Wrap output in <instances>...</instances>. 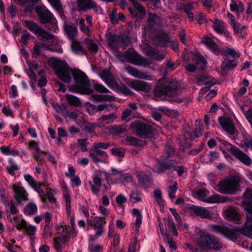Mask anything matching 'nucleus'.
I'll list each match as a JSON object with an SVG mask.
<instances>
[{"label": "nucleus", "mask_w": 252, "mask_h": 252, "mask_svg": "<svg viewBox=\"0 0 252 252\" xmlns=\"http://www.w3.org/2000/svg\"><path fill=\"white\" fill-rule=\"evenodd\" d=\"M72 74L75 80V84L68 87L70 91L88 95L94 92V89L90 88L91 82L84 72L78 69H74L72 71Z\"/></svg>", "instance_id": "nucleus-2"}, {"label": "nucleus", "mask_w": 252, "mask_h": 252, "mask_svg": "<svg viewBox=\"0 0 252 252\" xmlns=\"http://www.w3.org/2000/svg\"><path fill=\"white\" fill-rule=\"evenodd\" d=\"M93 147L94 149H90L89 150V157L92 159L95 163H98L101 161L102 159H105L106 158H108V156L105 152L94 145H93Z\"/></svg>", "instance_id": "nucleus-17"}, {"label": "nucleus", "mask_w": 252, "mask_h": 252, "mask_svg": "<svg viewBox=\"0 0 252 252\" xmlns=\"http://www.w3.org/2000/svg\"><path fill=\"white\" fill-rule=\"evenodd\" d=\"M37 210L36 205L33 203H29L25 207V213L28 215H33Z\"/></svg>", "instance_id": "nucleus-45"}, {"label": "nucleus", "mask_w": 252, "mask_h": 252, "mask_svg": "<svg viewBox=\"0 0 252 252\" xmlns=\"http://www.w3.org/2000/svg\"><path fill=\"white\" fill-rule=\"evenodd\" d=\"M246 212L247 220L242 228L235 227L231 225H210L209 227L231 239H236L238 233L252 239V205L246 207Z\"/></svg>", "instance_id": "nucleus-1"}, {"label": "nucleus", "mask_w": 252, "mask_h": 252, "mask_svg": "<svg viewBox=\"0 0 252 252\" xmlns=\"http://www.w3.org/2000/svg\"><path fill=\"white\" fill-rule=\"evenodd\" d=\"M54 246L57 252H62V243L61 237H54L53 239Z\"/></svg>", "instance_id": "nucleus-52"}, {"label": "nucleus", "mask_w": 252, "mask_h": 252, "mask_svg": "<svg viewBox=\"0 0 252 252\" xmlns=\"http://www.w3.org/2000/svg\"><path fill=\"white\" fill-rule=\"evenodd\" d=\"M47 155L48 153L42 151L40 150V152H35L33 153V157L35 160L38 161L39 163L38 164H40L41 163L42 161L44 159L45 157L42 155Z\"/></svg>", "instance_id": "nucleus-48"}, {"label": "nucleus", "mask_w": 252, "mask_h": 252, "mask_svg": "<svg viewBox=\"0 0 252 252\" xmlns=\"http://www.w3.org/2000/svg\"><path fill=\"white\" fill-rule=\"evenodd\" d=\"M54 8L58 11L62 19L66 20V17L63 11V5L62 3L58 4V5L54 7Z\"/></svg>", "instance_id": "nucleus-61"}, {"label": "nucleus", "mask_w": 252, "mask_h": 252, "mask_svg": "<svg viewBox=\"0 0 252 252\" xmlns=\"http://www.w3.org/2000/svg\"><path fill=\"white\" fill-rule=\"evenodd\" d=\"M111 153L118 157H123L124 156V151L123 149H119L117 148H113L111 149Z\"/></svg>", "instance_id": "nucleus-60"}, {"label": "nucleus", "mask_w": 252, "mask_h": 252, "mask_svg": "<svg viewBox=\"0 0 252 252\" xmlns=\"http://www.w3.org/2000/svg\"><path fill=\"white\" fill-rule=\"evenodd\" d=\"M43 47H46V50H50L52 51H53V50L52 48L49 47L48 45L43 44L41 46L36 44L33 48V54L32 55V57L35 58H37L40 54L41 49Z\"/></svg>", "instance_id": "nucleus-39"}, {"label": "nucleus", "mask_w": 252, "mask_h": 252, "mask_svg": "<svg viewBox=\"0 0 252 252\" xmlns=\"http://www.w3.org/2000/svg\"><path fill=\"white\" fill-rule=\"evenodd\" d=\"M9 163L10 165L6 167V169L9 174L11 175L15 174V171L19 169V167L17 165L15 164V162L12 159L9 160Z\"/></svg>", "instance_id": "nucleus-47"}, {"label": "nucleus", "mask_w": 252, "mask_h": 252, "mask_svg": "<svg viewBox=\"0 0 252 252\" xmlns=\"http://www.w3.org/2000/svg\"><path fill=\"white\" fill-rule=\"evenodd\" d=\"M203 43L214 54L219 55L220 53L218 46L211 38L208 36H205L204 37ZM221 53L224 56H231L233 58H238L240 57V55L239 52L235 51L233 48L229 47L222 49L221 51Z\"/></svg>", "instance_id": "nucleus-8"}, {"label": "nucleus", "mask_w": 252, "mask_h": 252, "mask_svg": "<svg viewBox=\"0 0 252 252\" xmlns=\"http://www.w3.org/2000/svg\"><path fill=\"white\" fill-rule=\"evenodd\" d=\"M130 86L136 91H142L147 93L150 90V86L145 82L141 81H132L130 83Z\"/></svg>", "instance_id": "nucleus-27"}, {"label": "nucleus", "mask_w": 252, "mask_h": 252, "mask_svg": "<svg viewBox=\"0 0 252 252\" xmlns=\"http://www.w3.org/2000/svg\"><path fill=\"white\" fill-rule=\"evenodd\" d=\"M154 196L158 205L162 206L164 205V202L161 196V192L160 190H155L154 191Z\"/></svg>", "instance_id": "nucleus-51"}, {"label": "nucleus", "mask_w": 252, "mask_h": 252, "mask_svg": "<svg viewBox=\"0 0 252 252\" xmlns=\"http://www.w3.org/2000/svg\"><path fill=\"white\" fill-rule=\"evenodd\" d=\"M190 209L195 216L203 219L210 218L213 215L208 209L202 207L192 206Z\"/></svg>", "instance_id": "nucleus-21"}, {"label": "nucleus", "mask_w": 252, "mask_h": 252, "mask_svg": "<svg viewBox=\"0 0 252 252\" xmlns=\"http://www.w3.org/2000/svg\"><path fill=\"white\" fill-rule=\"evenodd\" d=\"M76 3L80 12L97 8V5L93 0H77Z\"/></svg>", "instance_id": "nucleus-25"}, {"label": "nucleus", "mask_w": 252, "mask_h": 252, "mask_svg": "<svg viewBox=\"0 0 252 252\" xmlns=\"http://www.w3.org/2000/svg\"><path fill=\"white\" fill-rule=\"evenodd\" d=\"M100 77L105 81L106 84L110 86V67L102 69L99 73Z\"/></svg>", "instance_id": "nucleus-40"}, {"label": "nucleus", "mask_w": 252, "mask_h": 252, "mask_svg": "<svg viewBox=\"0 0 252 252\" xmlns=\"http://www.w3.org/2000/svg\"><path fill=\"white\" fill-rule=\"evenodd\" d=\"M64 197L66 203V213L67 215L70 216L71 212V201L70 199V196L68 194L66 193L64 194Z\"/></svg>", "instance_id": "nucleus-54"}, {"label": "nucleus", "mask_w": 252, "mask_h": 252, "mask_svg": "<svg viewBox=\"0 0 252 252\" xmlns=\"http://www.w3.org/2000/svg\"><path fill=\"white\" fill-rule=\"evenodd\" d=\"M203 129L200 126L196 127L193 133H191L190 135L191 139H193L196 137H198L201 136L202 134Z\"/></svg>", "instance_id": "nucleus-58"}, {"label": "nucleus", "mask_w": 252, "mask_h": 252, "mask_svg": "<svg viewBox=\"0 0 252 252\" xmlns=\"http://www.w3.org/2000/svg\"><path fill=\"white\" fill-rule=\"evenodd\" d=\"M169 39V36L166 33H163L160 35V40L161 43H160L161 46H166L167 43L168 42Z\"/></svg>", "instance_id": "nucleus-57"}, {"label": "nucleus", "mask_w": 252, "mask_h": 252, "mask_svg": "<svg viewBox=\"0 0 252 252\" xmlns=\"http://www.w3.org/2000/svg\"><path fill=\"white\" fill-rule=\"evenodd\" d=\"M218 121L222 129L228 134L233 135L235 133V126L230 118L226 116L220 117Z\"/></svg>", "instance_id": "nucleus-16"}, {"label": "nucleus", "mask_w": 252, "mask_h": 252, "mask_svg": "<svg viewBox=\"0 0 252 252\" xmlns=\"http://www.w3.org/2000/svg\"><path fill=\"white\" fill-rule=\"evenodd\" d=\"M59 237H61L62 242L63 244L69 241L70 237V232L67 229V227L63 228L60 235Z\"/></svg>", "instance_id": "nucleus-49"}, {"label": "nucleus", "mask_w": 252, "mask_h": 252, "mask_svg": "<svg viewBox=\"0 0 252 252\" xmlns=\"http://www.w3.org/2000/svg\"><path fill=\"white\" fill-rule=\"evenodd\" d=\"M52 225L45 224L44 227L43 234L46 236L51 237L53 235L52 232Z\"/></svg>", "instance_id": "nucleus-59"}, {"label": "nucleus", "mask_w": 252, "mask_h": 252, "mask_svg": "<svg viewBox=\"0 0 252 252\" xmlns=\"http://www.w3.org/2000/svg\"><path fill=\"white\" fill-rule=\"evenodd\" d=\"M132 181V176L128 173L122 174L121 171L111 168V183L125 184Z\"/></svg>", "instance_id": "nucleus-15"}, {"label": "nucleus", "mask_w": 252, "mask_h": 252, "mask_svg": "<svg viewBox=\"0 0 252 252\" xmlns=\"http://www.w3.org/2000/svg\"><path fill=\"white\" fill-rule=\"evenodd\" d=\"M111 86L112 90L119 94L125 95H130L133 94V92L129 88L122 85H120L118 81L112 75Z\"/></svg>", "instance_id": "nucleus-18"}, {"label": "nucleus", "mask_w": 252, "mask_h": 252, "mask_svg": "<svg viewBox=\"0 0 252 252\" xmlns=\"http://www.w3.org/2000/svg\"><path fill=\"white\" fill-rule=\"evenodd\" d=\"M130 201L133 203L140 201L141 200L140 193L137 191H132L130 194Z\"/></svg>", "instance_id": "nucleus-53"}, {"label": "nucleus", "mask_w": 252, "mask_h": 252, "mask_svg": "<svg viewBox=\"0 0 252 252\" xmlns=\"http://www.w3.org/2000/svg\"><path fill=\"white\" fill-rule=\"evenodd\" d=\"M209 194V191L207 189H203L197 190L194 194V196L198 199L206 202Z\"/></svg>", "instance_id": "nucleus-38"}, {"label": "nucleus", "mask_w": 252, "mask_h": 252, "mask_svg": "<svg viewBox=\"0 0 252 252\" xmlns=\"http://www.w3.org/2000/svg\"><path fill=\"white\" fill-rule=\"evenodd\" d=\"M24 178L32 187L36 185L37 182L31 175L29 174L25 175Z\"/></svg>", "instance_id": "nucleus-63"}, {"label": "nucleus", "mask_w": 252, "mask_h": 252, "mask_svg": "<svg viewBox=\"0 0 252 252\" xmlns=\"http://www.w3.org/2000/svg\"><path fill=\"white\" fill-rule=\"evenodd\" d=\"M132 3L137 10V13H135L134 16H136L137 18H139V19H143L146 15V12L144 7L135 0L132 1Z\"/></svg>", "instance_id": "nucleus-31"}, {"label": "nucleus", "mask_w": 252, "mask_h": 252, "mask_svg": "<svg viewBox=\"0 0 252 252\" xmlns=\"http://www.w3.org/2000/svg\"><path fill=\"white\" fill-rule=\"evenodd\" d=\"M237 63L235 60H225L222 63L221 68L223 70H225L235 67Z\"/></svg>", "instance_id": "nucleus-46"}, {"label": "nucleus", "mask_w": 252, "mask_h": 252, "mask_svg": "<svg viewBox=\"0 0 252 252\" xmlns=\"http://www.w3.org/2000/svg\"><path fill=\"white\" fill-rule=\"evenodd\" d=\"M194 63L197 69L202 70L206 65V61L205 59L201 56H196L193 58Z\"/></svg>", "instance_id": "nucleus-37"}, {"label": "nucleus", "mask_w": 252, "mask_h": 252, "mask_svg": "<svg viewBox=\"0 0 252 252\" xmlns=\"http://www.w3.org/2000/svg\"><path fill=\"white\" fill-rule=\"evenodd\" d=\"M137 178L139 182L144 187H148L152 182V180L150 177L145 175L142 172H139L137 174Z\"/></svg>", "instance_id": "nucleus-35"}, {"label": "nucleus", "mask_w": 252, "mask_h": 252, "mask_svg": "<svg viewBox=\"0 0 252 252\" xmlns=\"http://www.w3.org/2000/svg\"><path fill=\"white\" fill-rule=\"evenodd\" d=\"M68 107V106L67 105L63 103L61 104L56 103L54 105V108L57 111V112H59V111H60L62 116L65 118H67V114H68L69 113Z\"/></svg>", "instance_id": "nucleus-36"}, {"label": "nucleus", "mask_w": 252, "mask_h": 252, "mask_svg": "<svg viewBox=\"0 0 252 252\" xmlns=\"http://www.w3.org/2000/svg\"><path fill=\"white\" fill-rule=\"evenodd\" d=\"M130 126L138 135L144 139L150 137L153 132V129L149 125L139 121L132 122Z\"/></svg>", "instance_id": "nucleus-13"}, {"label": "nucleus", "mask_w": 252, "mask_h": 252, "mask_svg": "<svg viewBox=\"0 0 252 252\" xmlns=\"http://www.w3.org/2000/svg\"><path fill=\"white\" fill-rule=\"evenodd\" d=\"M224 216L228 220L236 221H239L241 218L240 215L232 207H230L225 211Z\"/></svg>", "instance_id": "nucleus-28"}, {"label": "nucleus", "mask_w": 252, "mask_h": 252, "mask_svg": "<svg viewBox=\"0 0 252 252\" xmlns=\"http://www.w3.org/2000/svg\"><path fill=\"white\" fill-rule=\"evenodd\" d=\"M126 141L129 145L139 146L142 145V143L140 140L137 139L136 138L131 136H127L126 139Z\"/></svg>", "instance_id": "nucleus-50"}, {"label": "nucleus", "mask_w": 252, "mask_h": 252, "mask_svg": "<svg viewBox=\"0 0 252 252\" xmlns=\"http://www.w3.org/2000/svg\"><path fill=\"white\" fill-rule=\"evenodd\" d=\"M91 225H94L97 230L96 231L95 237L96 238L101 236L104 232L103 226L106 223L104 218L95 217L93 220V223L91 220Z\"/></svg>", "instance_id": "nucleus-22"}, {"label": "nucleus", "mask_w": 252, "mask_h": 252, "mask_svg": "<svg viewBox=\"0 0 252 252\" xmlns=\"http://www.w3.org/2000/svg\"><path fill=\"white\" fill-rule=\"evenodd\" d=\"M178 189V184L177 182H174L173 185L169 186L168 188V195L171 199L175 197L176 192Z\"/></svg>", "instance_id": "nucleus-44"}, {"label": "nucleus", "mask_w": 252, "mask_h": 252, "mask_svg": "<svg viewBox=\"0 0 252 252\" xmlns=\"http://www.w3.org/2000/svg\"><path fill=\"white\" fill-rule=\"evenodd\" d=\"M48 63L62 81L66 83L71 82L72 79L71 73L73 69L69 67L66 62L55 58H51L48 60Z\"/></svg>", "instance_id": "nucleus-4"}, {"label": "nucleus", "mask_w": 252, "mask_h": 252, "mask_svg": "<svg viewBox=\"0 0 252 252\" xmlns=\"http://www.w3.org/2000/svg\"><path fill=\"white\" fill-rule=\"evenodd\" d=\"M177 82H172L169 86L161 85L159 83L156 86L154 90L155 94L158 96L166 95L169 97L168 100L171 102H189L192 98L189 96L183 98L181 94L177 93Z\"/></svg>", "instance_id": "nucleus-3"}, {"label": "nucleus", "mask_w": 252, "mask_h": 252, "mask_svg": "<svg viewBox=\"0 0 252 252\" xmlns=\"http://www.w3.org/2000/svg\"><path fill=\"white\" fill-rule=\"evenodd\" d=\"M197 83L199 86L204 85L205 86L204 88H202L201 91H207L211 86L216 84V80L212 77H208L203 75L199 78Z\"/></svg>", "instance_id": "nucleus-24"}, {"label": "nucleus", "mask_w": 252, "mask_h": 252, "mask_svg": "<svg viewBox=\"0 0 252 252\" xmlns=\"http://www.w3.org/2000/svg\"><path fill=\"white\" fill-rule=\"evenodd\" d=\"M120 243V236L118 234H115L113 237V246H114L113 251L115 252L117 250L119 247Z\"/></svg>", "instance_id": "nucleus-64"}, {"label": "nucleus", "mask_w": 252, "mask_h": 252, "mask_svg": "<svg viewBox=\"0 0 252 252\" xmlns=\"http://www.w3.org/2000/svg\"><path fill=\"white\" fill-rule=\"evenodd\" d=\"M229 6L231 11L237 12L238 17H240V13L245 9L244 5L240 1L237 2L234 0H231Z\"/></svg>", "instance_id": "nucleus-29"}, {"label": "nucleus", "mask_w": 252, "mask_h": 252, "mask_svg": "<svg viewBox=\"0 0 252 252\" xmlns=\"http://www.w3.org/2000/svg\"><path fill=\"white\" fill-rule=\"evenodd\" d=\"M240 179L232 177L220 181L218 186L217 190L220 193L233 194L240 190Z\"/></svg>", "instance_id": "nucleus-7"}, {"label": "nucleus", "mask_w": 252, "mask_h": 252, "mask_svg": "<svg viewBox=\"0 0 252 252\" xmlns=\"http://www.w3.org/2000/svg\"><path fill=\"white\" fill-rule=\"evenodd\" d=\"M94 88L96 91L99 93H106L109 92V90L100 84L96 83L94 84Z\"/></svg>", "instance_id": "nucleus-55"}, {"label": "nucleus", "mask_w": 252, "mask_h": 252, "mask_svg": "<svg viewBox=\"0 0 252 252\" xmlns=\"http://www.w3.org/2000/svg\"><path fill=\"white\" fill-rule=\"evenodd\" d=\"M65 97L68 103L71 106L74 107H79L82 105V102L80 99L77 96L67 94L65 95Z\"/></svg>", "instance_id": "nucleus-32"}, {"label": "nucleus", "mask_w": 252, "mask_h": 252, "mask_svg": "<svg viewBox=\"0 0 252 252\" xmlns=\"http://www.w3.org/2000/svg\"><path fill=\"white\" fill-rule=\"evenodd\" d=\"M132 215L136 216L135 220V226L137 229H139L140 227L142 221V216L141 213L139 210L137 209H133L132 210Z\"/></svg>", "instance_id": "nucleus-41"}, {"label": "nucleus", "mask_w": 252, "mask_h": 252, "mask_svg": "<svg viewBox=\"0 0 252 252\" xmlns=\"http://www.w3.org/2000/svg\"><path fill=\"white\" fill-rule=\"evenodd\" d=\"M244 196L243 204L246 210L247 206L252 205V189H247L244 193Z\"/></svg>", "instance_id": "nucleus-34"}, {"label": "nucleus", "mask_w": 252, "mask_h": 252, "mask_svg": "<svg viewBox=\"0 0 252 252\" xmlns=\"http://www.w3.org/2000/svg\"><path fill=\"white\" fill-rule=\"evenodd\" d=\"M24 25L31 32L37 34L41 38V39H54L55 36L51 33H49L43 29L40 28L38 25L32 21L25 20Z\"/></svg>", "instance_id": "nucleus-11"}, {"label": "nucleus", "mask_w": 252, "mask_h": 252, "mask_svg": "<svg viewBox=\"0 0 252 252\" xmlns=\"http://www.w3.org/2000/svg\"><path fill=\"white\" fill-rule=\"evenodd\" d=\"M71 48L73 52L77 54L86 55L87 51L82 44L78 41L73 40L71 45Z\"/></svg>", "instance_id": "nucleus-30"}, {"label": "nucleus", "mask_w": 252, "mask_h": 252, "mask_svg": "<svg viewBox=\"0 0 252 252\" xmlns=\"http://www.w3.org/2000/svg\"><path fill=\"white\" fill-rule=\"evenodd\" d=\"M35 10L40 23L44 25L48 24L46 28L51 31L56 32L58 27L53 14L45 6H37Z\"/></svg>", "instance_id": "nucleus-6"}, {"label": "nucleus", "mask_w": 252, "mask_h": 252, "mask_svg": "<svg viewBox=\"0 0 252 252\" xmlns=\"http://www.w3.org/2000/svg\"><path fill=\"white\" fill-rule=\"evenodd\" d=\"M64 32L67 37L71 40L77 37L78 34V29L76 26L67 23L66 20L64 22Z\"/></svg>", "instance_id": "nucleus-26"}, {"label": "nucleus", "mask_w": 252, "mask_h": 252, "mask_svg": "<svg viewBox=\"0 0 252 252\" xmlns=\"http://www.w3.org/2000/svg\"><path fill=\"white\" fill-rule=\"evenodd\" d=\"M127 71L129 74L136 78L149 81L154 79V77L148 72L140 71L133 67L128 66Z\"/></svg>", "instance_id": "nucleus-20"}, {"label": "nucleus", "mask_w": 252, "mask_h": 252, "mask_svg": "<svg viewBox=\"0 0 252 252\" xmlns=\"http://www.w3.org/2000/svg\"><path fill=\"white\" fill-rule=\"evenodd\" d=\"M226 149L231 154L244 164L250 166L252 163L250 158L246 154L240 150L236 146H233L229 143H226Z\"/></svg>", "instance_id": "nucleus-14"}, {"label": "nucleus", "mask_w": 252, "mask_h": 252, "mask_svg": "<svg viewBox=\"0 0 252 252\" xmlns=\"http://www.w3.org/2000/svg\"><path fill=\"white\" fill-rule=\"evenodd\" d=\"M78 143L79 144L80 146V149L82 152L87 151V145L88 144V142H86V139H80L78 140Z\"/></svg>", "instance_id": "nucleus-62"}, {"label": "nucleus", "mask_w": 252, "mask_h": 252, "mask_svg": "<svg viewBox=\"0 0 252 252\" xmlns=\"http://www.w3.org/2000/svg\"><path fill=\"white\" fill-rule=\"evenodd\" d=\"M227 17L228 19V22L233 27V30L235 33H239V25L235 20L234 17L230 12H228L227 13Z\"/></svg>", "instance_id": "nucleus-42"}, {"label": "nucleus", "mask_w": 252, "mask_h": 252, "mask_svg": "<svg viewBox=\"0 0 252 252\" xmlns=\"http://www.w3.org/2000/svg\"><path fill=\"white\" fill-rule=\"evenodd\" d=\"M147 20L148 25L144 27L142 31L144 38H146L147 35L160 29L162 26V20L160 17L155 14L149 13Z\"/></svg>", "instance_id": "nucleus-9"}, {"label": "nucleus", "mask_w": 252, "mask_h": 252, "mask_svg": "<svg viewBox=\"0 0 252 252\" xmlns=\"http://www.w3.org/2000/svg\"><path fill=\"white\" fill-rule=\"evenodd\" d=\"M227 199L218 194H214L211 196H208L206 203H220L226 202Z\"/></svg>", "instance_id": "nucleus-33"}, {"label": "nucleus", "mask_w": 252, "mask_h": 252, "mask_svg": "<svg viewBox=\"0 0 252 252\" xmlns=\"http://www.w3.org/2000/svg\"><path fill=\"white\" fill-rule=\"evenodd\" d=\"M212 27L216 33L219 34H223L228 41H231L232 38L229 32L224 30V23L221 20L215 19L213 22Z\"/></svg>", "instance_id": "nucleus-19"}, {"label": "nucleus", "mask_w": 252, "mask_h": 252, "mask_svg": "<svg viewBox=\"0 0 252 252\" xmlns=\"http://www.w3.org/2000/svg\"><path fill=\"white\" fill-rule=\"evenodd\" d=\"M84 43L87 46L88 49L92 53H96L98 51V46L93 41L90 39L87 38L84 40Z\"/></svg>", "instance_id": "nucleus-43"}, {"label": "nucleus", "mask_w": 252, "mask_h": 252, "mask_svg": "<svg viewBox=\"0 0 252 252\" xmlns=\"http://www.w3.org/2000/svg\"><path fill=\"white\" fill-rule=\"evenodd\" d=\"M150 55L153 59L158 61H161L164 58L163 54H160L156 51H151Z\"/></svg>", "instance_id": "nucleus-56"}, {"label": "nucleus", "mask_w": 252, "mask_h": 252, "mask_svg": "<svg viewBox=\"0 0 252 252\" xmlns=\"http://www.w3.org/2000/svg\"><path fill=\"white\" fill-rule=\"evenodd\" d=\"M196 236L198 245L204 249L218 250L222 247V244L218 239L204 229H197Z\"/></svg>", "instance_id": "nucleus-5"}, {"label": "nucleus", "mask_w": 252, "mask_h": 252, "mask_svg": "<svg viewBox=\"0 0 252 252\" xmlns=\"http://www.w3.org/2000/svg\"><path fill=\"white\" fill-rule=\"evenodd\" d=\"M172 160H165L162 162H158L154 167V171L158 173L163 172L164 169H173L176 171L180 176L186 174L187 170L183 166H176Z\"/></svg>", "instance_id": "nucleus-10"}, {"label": "nucleus", "mask_w": 252, "mask_h": 252, "mask_svg": "<svg viewBox=\"0 0 252 252\" xmlns=\"http://www.w3.org/2000/svg\"><path fill=\"white\" fill-rule=\"evenodd\" d=\"M124 56L126 62L135 65L146 66L151 64L149 61L139 55L133 48L129 49Z\"/></svg>", "instance_id": "nucleus-12"}, {"label": "nucleus", "mask_w": 252, "mask_h": 252, "mask_svg": "<svg viewBox=\"0 0 252 252\" xmlns=\"http://www.w3.org/2000/svg\"><path fill=\"white\" fill-rule=\"evenodd\" d=\"M13 189L15 193L14 198L19 204H21L22 201L28 200V194L23 187L13 184Z\"/></svg>", "instance_id": "nucleus-23"}]
</instances>
